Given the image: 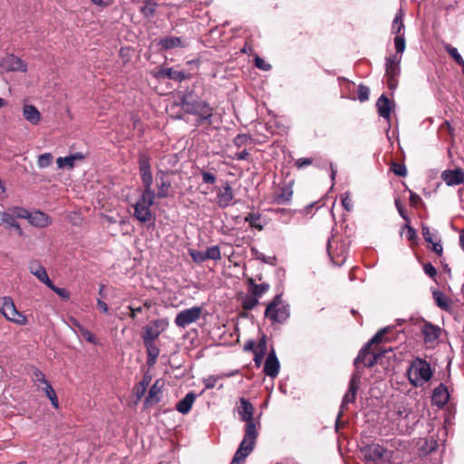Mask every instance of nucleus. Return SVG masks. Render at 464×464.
<instances>
[{
	"label": "nucleus",
	"instance_id": "58836bf2",
	"mask_svg": "<svg viewBox=\"0 0 464 464\" xmlns=\"http://www.w3.org/2000/svg\"><path fill=\"white\" fill-rule=\"evenodd\" d=\"M53 154L50 152H46L38 156L37 165L40 169H45L53 163Z\"/></svg>",
	"mask_w": 464,
	"mask_h": 464
},
{
	"label": "nucleus",
	"instance_id": "6e6552de",
	"mask_svg": "<svg viewBox=\"0 0 464 464\" xmlns=\"http://www.w3.org/2000/svg\"><path fill=\"white\" fill-rule=\"evenodd\" d=\"M202 314V308L199 306H193L180 311L176 318L175 324L180 328H185L192 323L197 322Z\"/></svg>",
	"mask_w": 464,
	"mask_h": 464
},
{
	"label": "nucleus",
	"instance_id": "1a4fd4ad",
	"mask_svg": "<svg viewBox=\"0 0 464 464\" xmlns=\"http://www.w3.org/2000/svg\"><path fill=\"white\" fill-rule=\"evenodd\" d=\"M380 357V353H375V352H372L371 346L365 345L363 348L361 349L358 356L354 360V366L356 368V372L354 373H359L361 375V363L365 367H372L377 362V360Z\"/></svg>",
	"mask_w": 464,
	"mask_h": 464
},
{
	"label": "nucleus",
	"instance_id": "052dcab7",
	"mask_svg": "<svg viewBox=\"0 0 464 464\" xmlns=\"http://www.w3.org/2000/svg\"><path fill=\"white\" fill-rule=\"evenodd\" d=\"M259 347H260L261 353L260 354H256V357H255V362H256V363L257 365L261 362L263 354L265 353V351L266 349V343L265 339H262L260 341Z\"/></svg>",
	"mask_w": 464,
	"mask_h": 464
},
{
	"label": "nucleus",
	"instance_id": "6ab92c4d",
	"mask_svg": "<svg viewBox=\"0 0 464 464\" xmlns=\"http://www.w3.org/2000/svg\"><path fill=\"white\" fill-rule=\"evenodd\" d=\"M264 372L267 376H270L273 378L277 376V374H278L279 362H278L274 351H272L268 354V356L265 362Z\"/></svg>",
	"mask_w": 464,
	"mask_h": 464
},
{
	"label": "nucleus",
	"instance_id": "de8ad7c7",
	"mask_svg": "<svg viewBox=\"0 0 464 464\" xmlns=\"http://www.w3.org/2000/svg\"><path fill=\"white\" fill-rule=\"evenodd\" d=\"M251 140V137L247 134H238L234 139V144L239 148L250 143Z\"/></svg>",
	"mask_w": 464,
	"mask_h": 464
},
{
	"label": "nucleus",
	"instance_id": "09e8293b",
	"mask_svg": "<svg viewBox=\"0 0 464 464\" xmlns=\"http://www.w3.org/2000/svg\"><path fill=\"white\" fill-rule=\"evenodd\" d=\"M391 169L395 175L399 177H405L407 175V169L403 164L393 162L392 164Z\"/></svg>",
	"mask_w": 464,
	"mask_h": 464
},
{
	"label": "nucleus",
	"instance_id": "aec40b11",
	"mask_svg": "<svg viewBox=\"0 0 464 464\" xmlns=\"http://www.w3.org/2000/svg\"><path fill=\"white\" fill-rule=\"evenodd\" d=\"M293 197V189L291 185L282 187L279 191L274 194L273 201L278 205L288 204Z\"/></svg>",
	"mask_w": 464,
	"mask_h": 464
},
{
	"label": "nucleus",
	"instance_id": "72a5a7b5",
	"mask_svg": "<svg viewBox=\"0 0 464 464\" xmlns=\"http://www.w3.org/2000/svg\"><path fill=\"white\" fill-rule=\"evenodd\" d=\"M447 53L454 59V61L464 69V60L458 52L456 47L451 46L450 44L444 45Z\"/></svg>",
	"mask_w": 464,
	"mask_h": 464
},
{
	"label": "nucleus",
	"instance_id": "c03bdc74",
	"mask_svg": "<svg viewBox=\"0 0 464 464\" xmlns=\"http://www.w3.org/2000/svg\"><path fill=\"white\" fill-rule=\"evenodd\" d=\"M205 254H206L207 260L208 259H211V260H219V259H221L220 249H219V247L218 246H212L208 247L205 251Z\"/></svg>",
	"mask_w": 464,
	"mask_h": 464
},
{
	"label": "nucleus",
	"instance_id": "603ef678",
	"mask_svg": "<svg viewBox=\"0 0 464 464\" xmlns=\"http://www.w3.org/2000/svg\"><path fill=\"white\" fill-rule=\"evenodd\" d=\"M80 334L82 335V337L87 342H89V343H91L92 344H98L97 337L92 332L87 330L86 328H81V333Z\"/></svg>",
	"mask_w": 464,
	"mask_h": 464
},
{
	"label": "nucleus",
	"instance_id": "2f4dec72",
	"mask_svg": "<svg viewBox=\"0 0 464 464\" xmlns=\"http://www.w3.org/2000/svg\"><path fill=\"white\" fill-rule=\"evenodd\" d=\"M403 28V11L402 9H400L392 21V33L395 34L396 35H401V32Z\"/></svg>",
	"mask_w": 464,
	"mask_h": 464
},
{
	"label": "nucleus",
	"instance_id": "e2e57ef3",
	"mask_svg": "<svg viewBox=\"0 0 464 464\" xmlns=\"http://www.w3.org/2000/svg\"><path fill=\"white\" fill-rule=\"evenodd\" d=\"M423 269L426 275H428L430 277H434L437 275L436 268L430 263H426L423 266Z\"/></svg>",
	"mask_w": 464,
	"mask_h": 464
},
{
	"label": "nucleus",
	"instance_id": "338daca9",
	"mask_svg": "<svg viewBox=\"0 0 464 464\" xmlns=\"http://www.w3.org/2000/svg\"><path fill=\"white\" fill-rule=\"evenodd\" d=\"M151 381V376L150 375H144L143 379L140 382V388H141V394H144L147 387L149 386L150 382Z\"/></svg>",
	"mask_w": 464,
	"mask_h": 464
},
{
	"label": "nucleus",
	"instance_id": "c9c22d12",
	"mask_svg": "<svg viewBox=\"0 0 464 464\" xmlns=\"http://www.w3.org/2000/svg\"><path fill=\"white\" fill-rule=\"evenodd\" d=\"M392 327L388 326V327H384L382 329H381L380 331H378L373 336L372 338L367 343V346H372L373 344H378V343H381L382 342H383L385 340V334L386 333H388L390 331Z\"/></svg>",
	"mask_w": 464,
	"mask_h": 464
},
{
	"label": "nucleus",
	"instance_id": "39448f33",
	"mask_svg": "<svg viewBox=\"0 0 464 464\" xmlns=\"http://www.w3.org/2000/svg\"><path fill=\"white\" fill-rule=\"evenodd\" d=\"M289 314V307L282 304L280 295L275 296L274 300L266 306L265 311L266 317L279 324L286 321Z\"/></svg>",
	"mask_w": 464,
	"mask_h": 464
},
{
	"label": "nucleus",
	"instance_id": "c85d7f7f",
	"mask_svg": "<svg viewBox=\"0 0 464 464\" xmlns=\"http://www.w3.org/2000/svg\"><path fill=\"white\" fill-rule=\"evenodd\" d=\"M159 75L164 78L182 82L187 78L186 74L181 71H176L172 68H164L159 72Z\"/></svg>",
	"mask_w": 464,
	"mask_h": 464
},
{
	"label": "nucleus",
	"instance_id": "f704fd0d",
	"mask_svg": "<svg viewBox=\"0 0 464 464\" xmlns=\"http://www.w3.org/2000/svg\"><path fill=\"white\" fill-rule=\"evenodd\" d=\"M158 4L153 0H148L145 2L144 5L140 8V13L145 17H151L154 15L156 12V7Z\"/></svg>",
	"mask_w": 464,
	"mask_h": 464
},
{
	"label": "nucleus",
	"instance_id": "3c124183",
	"mask_svg": "<svg viewBox=\"0 0 464 464\" xmlns=\"http://www.w3.org/2000/svg\"><path fill=\"white\" fill-rule=\"evenodd\" d=\"M189 256L196 263H203L207 260L205 252L190 249Z\"/></svg>",
	"mask_w": 464,
	"mask_h": 464
},
{
	"label": "nucleus",
	"instance_id": "79ce46f5",
	"mask_svg": "<svg viewBox=\"0 0 464 464\" xmlns=\"http://www.w3.org/2000/svg\"><path fill=\"white\" fill-rule=\"evenodd\" d=\"M33 275L43 284H44L47 287L51 285L52 281L50 280L48 274L44 267L40 268L36 271L33 272Z\"/></svg>",
	"mask_w": 464,
	"mask_h": 464
},
{
	"label": "nucleus",
	"instance_id": "423d86ee",
	"mask_svg": "<svg viewBox=\"0 0 464 464\" xmlns=\"http://www.w3.org/2000/svg\"><path fill=\"white\" fill-rule=\"evenodd\" d=\"M150 157L146 153L139 154V169L140 179L143 185V190L150 192L154 191L152 188L153 177L150 169Z\"/></svg>",
	"mask_w": 464,
	"mask_h": 464
},
{
	"label": "nucleus",
	"instance_id": "412c9836",
	"mask_svg": "<svg viewBox=\"0 0 464 464\" xmlns=\"http://www.w3.org/2000/svg\"><path fill=\"white\" fill-rule=\"evenodd\" d=\"M23 116L33 125H37L41 121L42 116L37 108L31 104H25L23 107Z\"/></svg>",
	"mask_w": 464,
	"mask_h": 464
},
{
	"label": "nucleus",
	"instance_id": "4be33fe9",
	"mask_svg": "<svg viewBox=\"0 0 464 464\" xmlns=\"http://www.w3.org/2000/svg\"><path fill=\"white\" fill-rule=\"evenodd\" d=\"M84 159V155L82 152H76L67 157H60L56 160L57 167L59 169H72L75 165V161L82 160Z\"/></svg>",
	"mask_w": 464,
	"mask_h": 464
},
{
	"label": "nucleus",
	"instance_id": "ea45409f",
	"mask_svg": "<svg viewBox=\"0 0 464 464\" xmlns=\"http://www.w3.org/2000/svg\"><path fill=\"white\" fill-rule=\"evenodd\" d=\"M12 216L16 218H24L28 219V216L30 211L22 207H14L7 210Z\"/></svg>",
	"mask_w": 464,
	"mask_h": 464
},
{
	"label": "nucleus",
	"instance_id": "e433bc0d",
	"mask_svg": "<svg viewBox=\"0 0 464 464\" xmlns=\"http://www.w3.org/2000/svg\"><path fill=\"white\" fill-rule=\"evenodd\" d=\"M433 297L439 307L444 310H448L450 308L449 299L443 295V293H441L440 291H435L433 292Z\"/></svg>",
	"mask_w": 464,
	"mask_h": 464
},
{
	"label": "nucleus",
	"instance_id": "2eb2a0df",
	"mask_svg": "<svg viewBox=\"0 0 464 464\" xmlns=\"http://www.w3.org/2000/svg\"><path fill=\"white\" fill-rule=\"evenodd\" d=\"M191 113L198 115L200 122L208 121V123H211L213 109L208 103L205 102H197L191 111Z\"/></svg>",
	"mask_w": 464,
	"mask_h": 464
},
{
	"label": "nucleus",
	"instance_id": "4d7b16f0",
	"mask_svg": "<svg viewBox=\"0 0 464 464\" xmlns=\"http://www.w3.org/2000/svg\"><path fill=\"white\" fill-rule=\"evenodd\" d=\"M255 65L263 71H269L271 69V65L259 56L255 58Z\"/></svg>",
	"mask_w": 464,
	"mask_h": 464
},
{
	"label": "nucleus",
	"instance_id": "49530a36",
	"mask_svg": "<svg viewBox=\"0 0 464 464\" xmlns=\"http://www.w3.org/2000/svg\"><path fill=\"white\" fill-rule=\"evenodd\" d=\"M51 290H53L56 295H58L61 298L64 300H68L70 298V292L66 288H60L53 285L52 282L48 286Z\"/></svg>",
	"mask_w": 464,
	"mask_h": 464
},
{
	"label": "nucleus",
	"instance_id": "a18cd8bd",
	"mask_svg": "<svg viewBox=\"0 0 464 464\" xmlns=\"http://www.w3.org/2000/svg\"><path fill=\"white\" fill-rule=\"evenodd\" d=\"M0 215L2 222L8 227H14L18 224L15 220L16 218L12 216L8 211L2 212Z\"/></svg>",
	"mask_w": 464,
	"mask_h": 464
},
{
	"label": "nucleus",
	"instance_id": "a19ab883",
	"mask_svg": "<svg viewBox=\"0 0 464 464\" xmlns=\"http://www.w3.org/2000/svg\"><path fill=\"white\" fill-rule=\"evenodd\" d=\"M245 221L247 222L252 227L257 228L258 230L263 229V226L260 223V216L255 213H249L246 218Z\"/></svg>",
	"mask_w": 464,
	"mask_h": 464
},
{
	"label": "nucleus",
	"instance_id": "f8f14e48",
	"mask_svg": "<svg viewBox=\"0 0 464 464\" xmlns=\"http://www.w3.org/2000/svg\"><path fill=\"white\" fill-rule=\"evenodd\" d=\"M1 66L6 71L26 72V63L15 55H7L2 61Z\"/></svg>",
	"mask_w": 464,
	"mask_h": 464
},
{
	"label": "nucleus",
	"instance_id": "20e7f679",
	"mask_svg": "<svg viewBox=\"0 0 464 464\" xmlns=\"http://www.w3.org/2000/svg\"><path fill=\"white\" fill-rule=\"evenodd\" d=\"M0 312L5 318L18 325H26L28 320L24 314L20 313L10 296L0 298Z\"/></svg>",
	"mask_w": 464,
	"mask_h": 464
},
{
	"label": "nucleus",
	"instance_id": "f257e3e1",
	"mask_svg": "<svg viewBox=\"0 0 464 464\" xmlns=\"http://www.w3.org/2000/svg\"><path fill=\"white\" fill-rule=\"evenodd\" d=\"M238 414L240 420L246 422L244 438L236 451L231 464H241L246 457L253 451L256 440L258 436L257 424L254 418V407L252 403L245 398H240Z\"/></svg>",
	"mask_w": 464,
	"mask_h": 464
},
{
	"label": "nucleus",
	"instance_id": "a878e982",
	"mask_svg": "<svg viewBox=\"0 0 464 464\" xmlns=\"http://www.w3.org/2000/svg\"><path fill=\"white\" fill-rule=\"evenodd\" d=\"M143 342L148 354L147 363L149 366H152L155 364L156 360L160 354V349L154 343V341L143 340Z\"/></svg>",
	"mask_w": 464,
	"mask_h": 464
},
{
	"label": "nucleus",
	"instance_id": "774afa93",
	"mask_svg": "<svg viewBox=\"0 0 464 464\" xmlns=\"http://www.w3.org/2000/svg\"><path fill=\"white\" fill-rule=\"evenodd\" d=\"M248 155H249L248 151L246 150H243L240 152L235 153V155L232 157V159L236 160H244L247 159Z\"/></svg>",
	"mask_w": 464,
	"mask_h": 464
},
{
	"label": "nucleus",
	"instance_id": "9d476101",
	"mask_svg": "<svg viewBox=\"0 0 464 464\" xmlns=\"http://www.w3.org/2000/svg\"><path fill=\"white\" fill-rule=\"evenodd\" d=\"M360 382H361L360 374L359 373H353L352 378H351V380H350V382H349V389L345 392V394H344V396L343 398V401H342V404H341V410L339 411L336 423H338V420H339L343 411L347 408V405L349 403L354 402L355 398H356V393H357V391L359 389Z\"/></svg>",
	"mask_w": 464,
	"mask_h": 464
},
{
	"label": "nucleus",
	"instance_id": "864d4df0",
	"mask_svg": "<svg viewBox=\"0 0 464 464\" xmlns=\"http://www.w3.org/2000/svg\"><path fill=\"white\" fill-rule=\"evenodd\" d=\"M370 89L362 84L359 85L358 88V99L360 102H365L369 99Z\"/></svg>",
	"mask_w": 464,
	"mask_h": 464
},
{
	"label": "nucleus",
	"instance_id": "f03ea898",
	"mask_svg": "<svg viewBox=\"0 0 464 464\" xmlns=\"http://www.w3.org/2000/svg\"><path fill=\"white\" fill-rule=\"evenodd\" d=\"M407 376L412 386L421 387L431 379L433 372L426 360L417 357L411 361Z\"/></svg>",
	"mask_w": 464,
	"mask_h": 464
},
{
	"label": "nucleus",
	"instance_id": "13d9d810",
	"mask_svg": "<svg viewBox=\"0 0 464 464\" xmlns=\"http://www.w3.org/2000/svg\"><path fill=\"white\" fill-rule=\"evenodd\" d=\"M218 377L210 375L203 380L205 389H213L216 386V382Z\"/></svg>",
	"mask_w": 464,
	"mask_h": 464
},
{
	"label": "nucleus",
	"instance_id": "0eeeda50",
	"mask_svg": "<svg viewBox=\"0 0 464 464\" xmlns=\"http://www.w3.org/2000/svg\"><path fill=\"white\" fill-rule=\"evenodd\" d=\"M361 453L368 464H376L385 459L387 451L380 444H370L362 447Z\"/></svg>",
	"mask_w": 464,
	"mask_h": 464
},
{
	"label": "nucleus",
	"instance_id": "7c9ffc66",
	"mask_svg": "<svg viewBox=\"0 0 464 464\" xmlns=\"http://www.w3.org/2000/svg\"><path fill=\"white\" fill-rule=\"evenodd\" d=\"M181 38L177 36H166L160 41V45L165 50L181 46Z\"/></svg>",
	"mask_w": 464,
	"mask_h": 464
},
{
	"label": "nucleus",
	"instance_id": "4c0bfd02",
	"mask_svg": "<svg viewBox=\"0 0 464 464\" xmlns=\"http://www.w3.org/2000/svg\"><path fill=\"white\" fill-rule=\"evenodd\" d=\"M332 245H331V242L329 241L328 242V246H327V251H328V255L330 256V258L332 259L333 263L338 266H341L344 262H345V259H346V256L344 255V250H342V253L341 255L339 256H335L333 252H332Z\"/></svg>",
	"mask_w": 464,
	"mask_h": 464
},
{
	"label": "nucleus",
	"instance_id": "dca6fc26",
	"mask_svg": "<svg viewBox=\"0 0 464 464\" xmlns=\"http://www.w3.org/2000/svg\"><path fill=\"white\" fill-rule=\"evenodd\" d=\"M27 220L32 226L36 227H46L51 224V218L40 210L30 212Z\"/></svg>",
	"mask_w": 464,
	"mask_h": 464
},
{
	"label": "nucleus",
	"instance_id": "b1692460",
	"mask_svg": "<svg viewBox=\"0 0 464 464\" xmlns=\"http://www.w3.org/2000/svg\"><path fill=\"white\" fill-rule=\"evenodd\" d=\"M376 107H377L379 115L381 117L384 118L385 120L389 121L390 117H391V111H392L391 101L385 95H382L376 102Z\"/></svg>",
	"mask_w": 464,
	"mask_h": 464
},
{
	"label": "nucleus",
	"instance_id": "6e6d98bb",
	"mask_svg": "<svg viewBox=\"0 0 464 464\" xmlns=\"http://www.w3.org/2000/svg\"><path fill=\"white\" fill-rule=\"evenodd\" d=\"M422 236L427 242L433 243L436 234L430 231L429 227L422 226Z\"/></svg>",
	"mask_w": 464,
	"mask_h": 464
},
{
	"label": "nucleus",
	"instance_id": "c756f323",
	"mask_svg": "<svg viewBox=\"0 0 464 464\" xmlns=\"http://www.w3.org/2000/svg\"><path fill=\"white\" fill-rule=\"evenodd\" d=\"M247 285L250 287V291L253 295L256 296L257 298L262 296L269 289V285L266 283H263L260 285L256 284L255 280L253 278H249L247 280Z\"/></svg>",
	"mask_w": 464,
	"mask_h": 464
},
{
	"label": "nucleus",
	"instance_id": "473e14b6",
	"mask_svg": "<svg viewBox=\"0 0 464 464\" xmlns=\"http://www.w3.org/2000/svg\"><path fill=\"white\" fill-rule=\"evenodd\" d=\"M31 377H32V381L34 382V383L38 388H40V384H44V383H46L47 382H49V381L45 378L44 373L41 370H39L38 368H35V367H34V368L32 369Z\"/></svg>",
	"mask_w": 464,
	"mask_h": 464
},
{
	"label": "nucleus",
	"instance_id": "5fc2aeb1",
	"mask_svg": "<svg viewBox=\"0 0 464 464\" xmlns=\"http://www.w3.org/2000/svg\"><path fill=\"white\" fill-rule=\"evenodd\" d=\"M342 205L347 210L351 211L353 208L352 199L348 192L342 194L341 196Z\"/></svg>",
	"mask_w": 464,
	"mask_h": 464
},
{
	"label": "nucleus",
	"instance_id": "cd10ccee",
	"mask_svg": "<svg viewBox=\"0 0 464 464\" xmlns=\"http://www.w3.org/2000/svg\"><path fill=\"white\" fill-rule=\"evenodd\" d=\"M158 187V192L156 193V197L159 198H165L169 197V190L171 188L170 181L165 178L164 173L161 174V177L160 179V182L157 185Z\"/></svg>",
	"mask_w": 464,
	"mask_h": 464
},
{
	"label": "nucleus",
	"instance_id": "393cba45",
	"mask_svg": "<svg viewBox=\"0 0 464 464\" xmlns=\"http://www.w3.org/2000/svg\"><path fill=\"white\" fill-rule=\"evenodd\" d=\"M196 400V396L193 392H188V394H186V396L180 400L177 405H176V410L182 413V414H187L189 412V411L191 410V407L194 403Z\"/></svg>",
	"mask_w": 464,
	"mask_h": 464
},
{
	"label": "nucleus",
	"instance_id": "7ed1b4c3",
	"mask_svg": "<svg viewBox=\"0 0 464 464\" xmlns=\"http://www.w3.org/2000/svg\"><path fill=\"white\" fill-rule=\"evenodd\" d=\"M156 198L155 191L147 192L142 190L140 196L133 204V217L140 223H147L153 218L151 207Z\"/></svg>",
	"mask_w": 464,
	"mask_h": 464
},
{
	"label": "nucleus",
	"instance_id": "bf43d9fd",
	"mask_svg": "<svg viewBox=\"0 0 464 464\" xmlns=\"http://www.w3.org/2000/svg\"><path fill=\"white\" fill-rule=\"evenodd\" d=\"M401 53H394L389 57L386 58V63L388 64H393V65H400L401 61Z\"/></svg>",
	"mask_w": 464,
	"mask_h": 464
},
{
	"label": "nucleus",
	"instance_id": "a211bd4d",
	"mask_svg": "<svg viewBox=\"0 0 464 464\" xmlns=\"http://www.w3.org/2000/svg\"><path fill=\"white\" fill-rule=\"evenodd\" d=\"M449 399L450 393L448 392L447 387L444 384L440 383L438 387H436L433 390L431 397L433 404L439 407H443L448 402Z\"/></svg>",
	"mask_w": 464,
	"mask_h": 464
},
{
	"label": "nucleus",
	"instance_id": "8fccbe9b",
	"mask_svg": "<svg viewBox=\"0 0 464 464\" xmlns=\"http://www.w3.org/2000/svg\"><path fill=\"white\" fill-rule=\"evenodd\" d=\"M394 45L396 53H402L405 50V38L404 35H396L394 37Z\"/></svg>",
	"mask_w": 464,
	"mask_h": 464
},
{
	"label": "nucleus",
	"instance_id": "37998d69",
	"mask_svg": "<svg viewBox=\"0 0 464 464\" xmlns=\"http://www.w3.org/2000/svg\"><path fill=\"white\" fill-rule=\"evenodd\" d=\"M257 304L258 298L255 295H246L242 301V305L245 310H252Z\"/></svg>",
	"mask_w": 464,
	"mask_h": 464
},
{
	"label": "nucleus",
	"instance_id": "5701e85b",
	"mask_svg": "<svg viewBox=\"0 0 464 464\" xmlns=\"http://www.w3.org/2000/svg\"><path fill=\"white\" fill-rule=\"evenodd\" d=\"M385 77L387 78V84L390 89H394L397 86V77L400 74V65H393L385 63Z\"/></svg>",
	"mask_w": 464,
	"mask_h": 464
},
{
	"label": "nucleus",
	"instance_id": "f3484780",
	"mask_svg": "<svg viewBox=\"0 0 464 464\" xmlns=\"http://www.w3.org/2000/svg\"><path fill=\"white\" fill-rule=\"evenodd\" d=\"M164 385V382L161 379H158L155 381L153 385L150 387L149 391V394L145 399V403L147 405L156 404L160 401V393Z\"/></svg>",
	"mask_w": 464,
	"mask_h": 464
},
{
	"label": "nucleus",
	"instance_id": "9b49d317",
	"mask_svg": "<svg viewBox=\"0 0 464 464\" xmlns=\"http://www.w3.org/2000/svg\"><path fill=\"white\" fill-rule=\"evenodd\" d=\"M169 326V321L165 318L154 320L146 325L143 333V340L155 341Z\"/></svg>",
	"mask_w": 464,
	"mask_h": 464
},
{
	"label": "nucleus",
	"instance_id": "4468645a",
	"mask_svg": "<svg viewBox=\"0 0 464 464\" xmlns=\"http://www.w3.org/2000/svg\"><path fill=\"white\" fill-rule=\"evenodd\" d=\"M234 198V193L230 185L227 182L222 189L217 193V204L221 208H226L231 205Z\"/></svg>",
	"mask_w": 464,
	"mask_h": 464
},
{
	"label": "nucleus",
	"instance_id": "69168bd1",
	"mask_svg": "<svg viewBox=\"0 0 464 464\" xmlns=\"http://www.w3.org/2000/svg\"><path fill=\"white\" fill-rule=\"evenodd\" d=\"M405 236L409 241H413L417 237V234L414 228H412L411 226H406V233Z\"/></svg>",
	"mask_w": 464,
	"mask_h": 464
},
{
	"label": "nucleus",
	"instance_id": "bb28decb",
	"mask_svg": "<svg viewBox=\"0 0 464 464\" xmlns=\"http://www.w3.org/2000/svg\"><path fill=\"white\" fill-rule=\"evenodd\" d=\"M422 334L425 343H431L439 338L440 328L430 323H426L422 328Z\"/></svg>",
	"mask_w": 464,
	"mask_h": 464
},
{
	"label": "nucleus",
	"instance_id": "0e129e2a",
	"mask_svg": "<svg viewBox=\"0 0 464 464\" xmlns=\"http://www.w3.org/2000/svg\"><path fill=\"white\" fill-rule=\"evenodd\" d=\"M312 164V160L309 158H300L295 161V166L298 169H302L304 167L309 166Z\"/></svg>",
	"mask_w": 464,
	"mask_h": 464
},
{
	"label": "nucleus",
	"instance_id": "680f3d73",
	"mask_svg": "<svg viewBox=\"0 0 464 464\" xmlns=\"http://www.w3.org/2000/svg\"><path fill=\"white\" fill-rule=\"evenodd\" d=\"M201 176L204 183L214 184L216 182V177L212 173L203 171Z\"/></svg>",
	"mask_w": 464,
	"mask_h": 464
},
{
	"label": "nucleus",
	"instance_id": "ddd939ff",
	"mask_svg": "<svg viewBox=\"0 0 464 464\" xmlns=\"http://www.w3.org/2000/svg\"><path fill=\"white\" fill-rule=\"evenodd\" d=\"M441 179L448 186H457L464 182V171L460 169H447L442 172Z\"/></svg>",
	"mask_w": 464,
	"mask_h": 464
}]
</instances>
